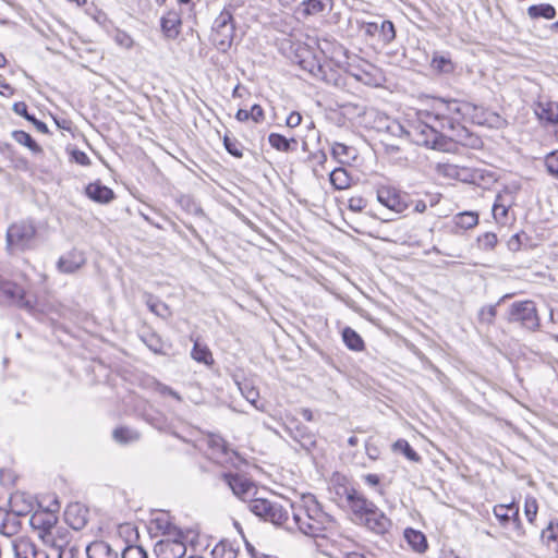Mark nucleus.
<instances>
[{
	"mask_svg": "<svg viewBox=\"0 0 558 558\" xmlns=\"http://www.w3.org/2000/svg\"><path fill=\"white\" fill-rule=\"evenodd\" d=\"M192 357L199 363L209 365L214 362L213 354L206 345L195 342L191 352Z\"/></svg>",
	"mask_w": 558,
	"mask_h": 558,
	"instance_id": "obj_43",
	"label": "nucleus"
},
{
	"mask_svg": "<svg viewBox=\"0 0 558 558\" xmlns=\"http://www.w3.org/2000/svg\"><path fill=\"white\" fill-rule=\"evenodd\" d=\"M34 508V498L33 496L23 493L16 492L10 497V510L16 514L20 519L28 517L29 525L35 529V512Z\"/></svg>",
	"mask_w": 558,
	"mask_h": 558,
	"instance_id": "obj_12",
	"label": "nucleus"
},
{
	"mask_svg": "<svg viewBox=\"0 0 558 558\" xmlns=\"http://www.w3.org/2000/svg\"><path fill=\"white\" fill-rule=\"evenodd\" d=\"M121 558H147V554L142 546L130 545L124 548Z\"/></svg>",
	"mask_w": 558,
	"mask_h": 558,
	"instance_id": "obj_55",
	"label": "nucleus"
},
{
	"mask_svg": "<svg viewBox=\"0 0 558 558\" xmlns=\"http://www.w3.org/2000/svg\"><path fill=\"white\" fill-rule=\"evenodd\" d=\"M242 396L252 404L256 405L259 398L258 390L248 383L239 384Z\"/></svg>",
	"mask_w": 558,
	"mask_h": 558,
	"instance_id": "obj_52",
	"label": "nucleus"
},
{
	"mask_svg": "<svg viewBox=\"0 0 558 558\" xmlns=\"http://www.w3.org/2000/svg\"><path fill=\"white\" fill-rule=\"evenodd\" d=\"M500 303V301L495 305H487L483 306L478 311V320L482 324L492 325L496 318L497 315V305Z\"/></svg>",
	"mask_w": 558,
	"mask_h": 558,
	"instance_id": "obj_47",
	"label": "nucleus"
},
{
	"mask_svg": "<svg viewBox=\"0 0 558 558\" xmlns=\"http://www.w3.org/2000/svg\"><path fill=\"white\" fill-rule=\"evenodd\" d=\"M16 558H35V543L28 536H21L13 543Z\"/></svg>",
	"mask_w": 558,
	"mask_h": 558,
	"instance_id": "obj_27",
	"label": "nucleus"
},
{
	"mask_svg": "<svg viewBox=\"0 0 558 558\" xmlns=\"http://www.w3.org/2000/svg\"><path fill=\"white\" fill-rule=\"evenodd\" d=\"M404 538L416 553H425L428 548L426 536L421 531L408 527L404 531Z\"/></svg>",
	"mask_w": 558,
	"mask_h": 558,
	"instance_id": "obj_25",
	"label": "nucleus"
},
{
	"mask_svg": "<svg viewBox=\"0 0 558 558\" xmlns=\"http://www.w3.org/2000/svg\"><path fill=\"white\" fill-rule=\"evenodd\" d=\"M146 305L150 312L162 319H168L172 315L170 307L165 302L151 294L147 295Z\"/></svg>",
	"mask_w": 558,
	"mask_h": 558,
	"instance_id": "obj_32",
	"label": "nucleus"
},
{
	"mask_svg": "<svg viewBox=\"0 0 558 558\" xmlns=\"http://www.w3.org/2000/svg\"><path fill=\"white\" fill-rule=\"evenodd\" d=\"M141 339L147 345V348L154 353H162L163 352V343L161 338L151 331L144 332L141 335Z\"/></svg>",
	"mask_w": 558,
	"mask_h": 558,
	"instance_id": "obj_44",
	"label": "nucleus"
},
{
	"mask_svg": "<svg viewBox=\"0 0 558 558\" xmlns=\"http://www.w3.org/2000/svg\"><path fill=\"white\" fill-rule=\"evenodd\" d=\"M343 493L356 523L378 535H384L390 530L391 520L361 492L352 487H343Z\"/></svg>",
	"mask_w": 558,
	"mask_h": 558,
	"instance_id": "obj_1",
	"label": "nucleus"
},
{
	"mask_svg": "<svg viewBox=\"0 0 558 558\" xmlns=\"http://www.w3.org/2000/svg\"><path fill=\"white\" fill-rule=\"evenodd\" d=\"M22 529L21 519L10 509L0 508V533L5 536H13Z\"/></svg>",
	"mask_w": 558,
	"mask_h": 558,
	"instance_id": "obj_17",
	"label": "nucleus"
},
{
	"mask_svg": "<svg viewBox=\"0 0 558 558\" xmlns=\"http://www.w3.org/2000/svg\"><path fill=\"white\" fill-rule=\"evenodd\" d=\"M235 118L241 122L252 120L253 122L258 123L264 120V110L259 105L255 104L251 106L250 109H239Z\"/></svg>",
	"mask_w": 558,
	"mask_h": 558,
	"instance_id": "obj_36",
	"label": "nucleus"
},
{
	"mask_svg": "<svg viewBox=\"0 0 558 558\" xmlns=\"http://www.w3.org/2000/svg\"><path fill=\"white\" fill-rule=\"evenodd\" d=\"M13 110L15 113L25 117L28 121L33 122L35 124V116L29 114L27 112V106L23 101L15 102L13 105Z\"/></svg>",
	"mask_w": 558,
	"mask_h": 558,
	"instance_id": "obj_63",
	"label": "nucleus"
},
{
	"mask_svg": "<svg viewBox=\"0 0 558 558\" xmlns=\"http://www.w3.org/2000/svg\"><path fill=\"white\" fill-rule=\"evenodd\" d=\"M16 481L15 473L10 469H1L0 470V484L5 487L10 488L14 485Z\"/></svg>",
	"mask_w": 558,
	"mask_h": 558,
	"instance_id": "obj_57",
	"label": "nucleus"
},
{
	"mask_svg": "<svg viewBox=\"0 0 558 558\" xmlns=\"http://www.w3.org/2000/svg\"><path fill=\"white\" fill-rule=\"evenodd\" d=\"M392 449L395 451H400L405 456V458L412 462H418L421 460L420 454L411 447L408 440L398 439L393 445Z\"/></svg>",
	"mask_w": 558,
	"mask_h": 558,
	"instance_id": "obj_42",
	"label": "nucleus"
},
{
	"mask_svg": "<svg viewBox=\"0 0 558 558\" xmlns=\"http://www.w3.org/2000/svg\"><path fill=\"white\" fill-rule=\"evenodd\" d=\"M153 523L155 524L156 529L161 532V534L166 537L175 536L181 537V534L183 533L179 527H177L165 513L156 517L153 520Z\"/></svg>",
	"mask_w": 558,
	"mask_h": 558,
	"instance_id": "obj_28",
	"label": "nucleus"
},
{
	"mask_svg": "<svg viewBox=\"0 0 558 558\" xmlns=\"http://www.w3.org/2000/svg\"><path fill=\"white\" fill-rule=\"evenodd\" d=\"M296 57L300 58L298 62L303 70L315 76L323 72L322 65L307 48H302L301 53H298Z\"/></svg>",
	"mask_w": 558,
	"mask_h": 558,
	"instance_id": "obj_26",
	"label": "nucleus"
},
{
	"mask_svg": "<svg viewBox=\"0 0 558 558\" xmlns=\"http://www.w3.org/2000/svg\"><path fill=\"white\" fill-rule=\"evenodd\" d=\"M68 150L71 157V161H74L82 166H87L89 163V158L84 151H81L78 149H71L70 147L68 148Z\"/></svg>",
	"mask_w": 558,
	"mask_h": 558,
	"instance_id": "obj_59",
	"label": "nucleus"
},
{
	"mask_svg": "<svg viewBox=\"0 0 558 558\" xmlns=\"http://www.w3.org/2000/svg\"><path fill=\"white\" fill-rule=\"evenodd\" d=\"M541 538L544 544L550 546L551 543H556L558 546V520H551L546 529L541 533Z\"/></svg>",
	"mask_w": 558,
	"mask_h": 558,
	"instance_id": "obj_45",
	"label": "nucleus"
},
{
	"mask_svg": "<svg viewBox=\"0 0 558 558\" xmlns=\"http://www.w3.org/2000/svg\"><path fill=\"white\" fill-rule=\"evenodd\" d=\"M0 301L21 307L29 306L28 302L24 300L23 288L13 282H3L0 284Z\"/></svg>",
	"mask_w": 558,
	"mask_h": 558,
	"instance_id": "obj_16",
	"label": "nucleus"
},
{
	"mask_svg": "<svg viewBox=\"0 0 558 558\" xmlns=\"http://www.w3.org/2000/svg\"><path fill=\"white\" fill-rule=\"evenodd\" d=\"M332 0H304L302 2L304 15H316L327 8L332 9Z\"/></svg>",
	"mask_w": 558,
	"mask_h": 558,
	"instance_id": "obj_37",
	"label": "nucleus"
},
{
	"mask_svg": "<svg viewBox=\"0 0 558 558\" xmlns=\"http://www.w3.org/2000/svg\"><path fill=\"white\" fill-rule=\"evenodd\" d=\"M329 181L336 190H345L351 185V177L344 168H336L329 174Z\"/></svg>",
	"mask_w": 558,
	"mask_h": 558,
	"instance_id": "obj_33",
	"label": "nucleus"
},
{
	"mask_svg": "<svg viewBox=\"0 0 558 558\" xmlns=\"http://www.w3.org/2000/svg\"><path fill=\"white\" fill-rule=\"evenodd\" d=\"M143 418L158 430L168 432L170 429L169 421L165 414L151 407L144 410Z\"/></svg>",
	"mask_w": 558,
	"mask_h": 558,
	"instance_id": "obj_24",
	"label": "nucleus"
},
{
	"mask_svg": "<svg viewBox=\"0 0 558 558\" xmlns=\"http://www.w3.org/2000/svg\"><path fill=\"white\" fill-rule=\"evenodd\" d=\"M61 505L56 494L37 497V522L45 526H53L58 522Z\"/></svg>",
	"mask_w": 558,
	"mask_h": 558,
	"instance_id": "obj_7",
	"label": "nucleus"
},
{
	"mask_svg": "<svg viewBox=\"0 0 558 558\" xmlns=\"http://www.w3.org/2000/svg\"><path fill=\"white\" fill-rule=\"evenodd\" d=\"M557 11L554 5L549 3L532 4L527 8V15L532 20L545 19L553 20L556 17Z\"/></svg>",
	"mask_w": 558,
	"mask_h": 558,
	"instance_id": "obj_29",
	"label": "nucleus"
},
{
	"mask_svg": "<svg viewBox=\"0 0 558 558\" xmlns=\"http://www.w3.org/2000/svg\"><path fill=\"white\" fill-rule=\"evenodd\" d=\"M385 129L391 136L401 137L402 135H411L410 132L407 131L405 128L397 120L387 119Z\"/></svg>",
	"mask_w": 558,
	"mask_h": 558,
	"instance_id": "obj_49",
	"label": "nucleus"
},
{
	"mask_svg": "<svg viewBox=\"0 0 558 558\" xmlns=\"http://www.w3.org/2000/svg\"><path fill=\"white\" fill-rule=\"evenodd\" d=\"M88 558H118V553L104 541H95L86 547Z\"/></svg>",
	"mask_w": 558,
	"mask_h": 558,
	"instance_id": "obj_23",
	"label": "nucleus"
},
{
	"mask_svg": "<svg viewBox=\"0 0 558 558\" xmlns=\"http://www.w3.org/2000/svg\"><path fill=\"white\" fill-rule=\"evenodd\" d=\"M331 153L335 159L342 165H350L355 161L359 155L354 146L348 145L345 142H335L331 147Z\"/></svg>",
	"mask_w": 558,
	"mask_h": 558,
	"instance_id": "obj_18",
	"label": "nucleus"
},
{
	"mask_svg": "<svg viewBox=\"0 0 558 558\" xmlns=\"http://www.w3.org/2000/svg\"><path fill=\"white\" fill-rule=\"evenodd\" d=\"M507 320L511 324L518 323L530 331H536L541 326L536 304L531 300L515 301L510 304Z\"/></svg>",
	"mask_w": 558,
	"mask_h": 558,
	"instance_id": "obj_5",
	"label": "nucleus"
},
{
	"mask_svg": "<svg viewBox=\"0 0 558 558\" xmlns=\"http://www.w3.org/2000/svg\"><path fill=\"white\" fill-rule=\"evenodd\" d=\"M534 112L537 119L547 125L558 124V102L546 97H539L534 104Z\"/></svg>",
	"mask_w": 558,
	"mask_h": 558,
	"instance_id": "obj_13",
	"label": "nucleus"
},
{
	"mask_svg": "<svg viewBox=\"0 0 558 558\" xmlns=\"http://www.w3.org/2000/svg\"><path fill=\"white\" fill-rule=\"evenodd\" d=\"M436 104L433 106V109L440 111L445 108L446 112H453L459 114L470 113V110L476 111L477 106L472 105L470 102H464L462 106L458 105L456 99H445V98H434Z\"/></svg>",
	"mask_w": 558,
	"mask_h": 558,
	"instance_id": "obj_20",
	"label": "nucleus"
},
{
	"mask_svg": "<svg viewBox=\"0 0 558 558\" xmlns=\"http://www.w3.org/2000/svg\"><path fill=\"white\" fill-rule=\"evenodd\" d=\"M86 195L94 202L107 204L114 198L113 191L99 181L89 183L85 189Z\"/></svg>",
	"mask_w": 558,
	"mask_h": 558,
	"instance_id": "obj_19",
	"label": "nucleus"
},
{
	"mask_svg": "<svg viewBox=\"0 0 558 558\" xmlns=\"http://www.w3.org/2000/svg\"><path fill=\"white\" fill-rule=\"evenodd\" d=\"M342 340L348 349L352 351H362L364 349V341L362 337L351 327H345L342 330Z\"/></svg>",
	"mask_w": 558,
	"mask_h": 558,
	"instance_id": "obj_35",
	"label": "nucleus"
},
{
	"mask_svg": "<svg viewBox=\"0 0 558 558\" xmlns=\"http://www.w3.org/2000/svg\"><path fill=\"white\" fill-rule=\"evenodd\" d=\"M86 263L83 252L72 250L64 255L60 256L57 262V268L63 274H73L78 270Z\"/></svg>",
	"mask_w": 558,
	"mask_h": 558,
	"instance_id": "obj_15",
	"label": "nucleus"
},
{
	"mask_svg": "<svg viewBox=\"0 0 558 558\" xmlns=\"http://www.w3.org/2000/svg\"><path fill=\"white\" fill-rule=\"evenodd\" d=\"M250 510L260 519L269 521L275 525L284 526L292 531L294 527L289 524V512L280 504L264 498H255L250 501Z\"/></svg>",
	"mask_w": 558,
	"mask_h": 558,
	"instance_id": "obj_4",
	"label": "nucleus"
},
{
	"mask_svg": "<svg viewBox=\"0 0 558 558\" xmlns=\"http://www.w3.org/2000/svg\"><path fill=\"white\" fill-rule=\"evenodd\" d=\"M510 204H500L499 206H493V216L498 222H505L508 216Z\"/></svg>",
	"mask_w": 558,
	"mask_h": 558,
	"instance_id": "obj_58",
	"label": "nucleus"
},
{
	"mask_svg": "<svg viewBox=\"0 0 558 558\" xmlns=\"http://www.w3.org/2000/svg\"><path fill=\"white\" fill-rule=\"evenodd\" d=\"M514 510H519V507L514 502H510L508 505H496L493 512L500 525L508 527V524L512 520L511 513H513Z\"/></svg>",
	"mask_w": 558,
	"mask_h": 558,
	"instance_id": "obj_34",
	"label": "nucleus"
},
{
	"mask_svg": "<svg viewBox=\"0 0 558 558\" xmlns=\"http://www.w3.org/2000/svg\"><path fill=\"white\" fill-rule=\"evenodd\" d=\"M432 68L439 73L450 74L454 71V64L448 56L435 54L432 59Z\"/></svg>",
	"mask_w": 558,
	"mask_h": 558,
	"instance_id": "obj_39",
	"label": "nucleus"
},
{
	"mask_svg": "<svg viewBox=\"0 0 558 558\" xmlns=\"http://www.w3.org/2000/svg\"><path fill=\"white\" fill-rule=\"evenodd\" d=\"M538 510V504L537 500L532 496H526L524 501V513L526 517V520L533 524L536 520Z\"/></svg>",
	"mask_w": 558,
	"mask_h": 558,
	"instance_id": "obj_48",
	"label": "nucleus"
},
{
	"mask_svg": "<svg viewBox=\"0 0 558 558\" xmlns=\"http://www.w3.org/2000/svg\"><path fill=\"white\" fill-rule=\"evenodd\" d=\"M545 166L548 173L558 179V149L549 153L546 156Z\"/></svg>",
	"mask_w": 558,
	"mask_h": 558,
	"instance_id": "obj_54",
	"label": "nucleus"
},
{
	"mask_svg": "<svg viewBox=\"0 0 558 558\" xmlns=\"http://www.w3.org/2000/svg\"><path fill=\"white\" fill-rule=\"evenodd\" d=\"M68 532L53 526H45L37 522V536L43 544L50 547L51 554L54 555L62 547L68 546Z\"/></svg>",
	"mask_w": 558,
	"mask_h": 558,
	"instance_id": "obj_10",
	"label": "nucleus"
},
{
	"mask_svg": "<svg viewBox=\"0 0 558 558\" xmlns=\"http://www.w3.org/2000/svg\"><path fill=\"white\" fill-rule=\"evenodd\" d=\"M511 518L512 520L508 524V527L512 531L515 537L523 538L525 536V530L520 520L519 510H514V512L511 513Z\"/></svg>",
	"mask_w": 558,
	"mask_h": 558,
	"instance_id": "obj_51",
	"label": "nucleus"
},
{
	"mask_svg": "<svg viewBox=\"0 0 558 558\" xmlns=\"http://www.w3.org/2000/svg\"><path fill=\"white\" fill-rule=\"evenodd\" d=\"M480 246L484 250H493L497 244V235L493 232H485L477 238Z\"/></svg>",
	"mask_w": 558,
	"mask_h": 558,
	"instance_id": "obj_56",
	"label": "nucleus"
},
{
	"mask_svg": "<svg viewBox=\"0 0 558 558\" xmlns=\"http://www.w3.org/2000/svg\"><path fill=\"white\" fill-rule=\"evenodd\" d=\"M293 525L310 537H325L336 521L324 512L316 499L310 498L304 505L291 504Z\"/></svg>",
	"mask_w": 558,
	"mask_h": 558,
	"instance_id": "obj_2",
	"label": "nucleus"
},
{
	"mask_svg": "<svg viewBox=\"0 0 558 558\" xmlns=\"http://www.w3.org/2000/svg\"><path fill=\"white\" fill-rule=\"evenodd\" d=\"M303 118L300 112L292 111L286 119V124L288 128H296L301 124Z\"/></svg>",
	"mask_w": 558,
	"mask_h": 558,
	"instance_id": "obj_64",
	"label": "nucleus"
},
{
	"mask_svg": "<svg viewBox=\"0 0 558 558\" xmlns=\"http://www.w3.org/2000/svg\"><path fill=\"white\" fill-rule=\"evenodd\" d=\"M377 201L396 214H401L409 207L408 195L392 186L378 187Z\"/></svg>",
	"mask_w": 558,
	"mask_h": 558,
	"instance_id": "obj_9",
	"label": "nucleus"
},
{
	"mask_svg": "<svg viewBox=\"0 0 558 558\" xmlns=\"http://www.w3.org/2000/svg\"><path fill=\"white\" fill-rule=\"evenodd\" d=\"M113 439L119 444H130L138 440L140 434L129 427H118L112 433Z\"/></svg>",
	"mask_w": 558,
	"mask_h": 558,
	"instance_id": "obj_40",
	"label": "nucleus"
},
{
	"mask_svg": "<svg viewBox=\"0 0 558 558\" xmlns=\"http://www.w3.org/2000/svg\"><path fill=\"white\" fill-rule=\"evenodd\" d=\"M207 444L214 453L228 454V444L221 436L215 434L208 435Z\"/></svg>",
	"mask_w": 558,
	"mask_h": 558,
	"instance_id": "obj_46",
	"label": "nucleus"
},
{
	"mask_svg": "<svg viewBox=\"0 0 558 558\" xmlns=\"http://www.w3.org/2000/svg\"><path fill=\"white\" fill-rule=\"evenodd\" d=\"M384 45H389L396 38L395 24L389 20H383L378 26L377 34Z\"/></svg>",
	"mask_w": 558,
	"mask_h": 558,
	"instance_id": "obj_41",
	"label": "nucleus"
},
{
	"mask_svg": "<svg viewBox=\"0 0 558 558\" xmlns=\"http://www.w3.org/2000/svg\"><path fill=\"white\" fill-rule=\"evenodd\" d=\"M35 243V225L20 221L11 225L7 231V247L11 253L24 252Z\"/></svg>",
	"mask_w": 558,
	"mask_h": 558,
	"instance_id": "obj_6",
	"label": "nucleus"
},
{
	"mask_svg": "<svg viewBox=\"0 0 558 558\" xmlns=\"http://www.w3.org/2000/svg\"><path fill=\"white\" fill-rule=\"evenodd\" d=\"M66 523L75 531L83 530L88 523L89 510L81 502H72L68 505L64 511Z\"/></svg>",
	"mask_w": 558,
	"mask_h": 558,
	"instance_id": "obj_14",
	"label": "nucleus"
},
{
	"mask_svg": "<svg viewBox=\"0 0 558 558\" xmlns=\"http://www.w3.org/2000/svg\"><path fill=\"white\" fill-rule=\"evenodd\" d=\"M222 478L234 496L243 501L256 494V486L246 476L239 473H223Z\"/></svg>",
	"mask_w": 558,
	"mask_h": 558,
	"instance_id": "obj_11",
	"label": "nucleus"
},
{
	"mask_svg": "<svg viewBox=\"0 0 558 558\" xmlns=\"http://www.w3.org/2000/svg\"><path fill=\"white\" fill-rule=\"evenodd\" d=\"M427 148L439 150V151H447V153H454L458 149L457 143L458 142H423Z\"/></svg>",
	"mask_w": 558,
	"mask_h": 558,
	"instance_id": "obj_53",
	"label": "nucleus"
},
{
	"mask_svg": "<svg viewBox=\"0 0 558 558\" xmlns=\"http://www.w3.org/2000/svg\"><path fill=\"white\" fill-rule=\"evenodd\" d=\"M226 150L236 157L241 158L244 156V151H246L250 155H255L251 149H245L242 145V142H222Z\"/></svg>",
	"mask_w": 558,
	"mask_h": 558,
	"instance_id": "obj_50",
	"label": "nucleus"
},
{
	"mask_svg": "<svg viewBox=\"0 0 558 558\" xmlns=\"http://www.w3.org/2000/svg\"><path fill=\"white\" fill-rule=\"evenodd\" d=\"M214 558H236L238 549L228 541L219 542L211 550Z\"/></svg>",
	"mask_w": 558,
	"mask_h": 558,
	"instance_id": "obj_38",
	"label": "nucleus"
},
{
	"mask_svg": "<svg viewBox=\"0 0 558 558\" xmlns=\"http://www.w3.org/2000/svg\"><path fill=\"white\" fill-rule=\"evenodd\" d=\"M366 199L362 196H352L349 198V209L354 213H360L366 207Z\"/></svg>",
	"mask_w": 558,
	"mask_h": 558,
	"instance_id": "obj_60",
	"label": "nucleus"
},
{
	"mask_svg": "<svg viewBox=\"0 0 558 558\" xmlns=\"http://www.w3.org/2000/svg\"><path fill=\"white\" fill-rule=\"evenodd\" d=\"M181 17L175 11H169L160 19V27L167 38L174 39L180 34Z\"/></svg>",
	"mask_w": 558,
	"mask_h": 558,
	"instance_id": "obj_21",
	"label": "nucleus"
},
{
	"mask_svg": "<svg viewBox=\"0 0 558 558\" xmlns=\"http://www.w3.org/2000/svg\"><path fill=\"white\" fill-rule=\"evenodd\" d=\"M234 8L229 4L215 17L209 34V41L221 53L231 48L235 37Z\"/></svg>",
	"mask_w": 558,
	"mask_h": 558,
	"instance_id": "obj_3",
	"label": "nucleus"
},
{
	"mask_svg": "<svg viewBox=\"0 0 558 558\" xmlns=\"http://www.w3.org/2000/svg\"><path fill=\"white\" fill-rule=\"evenodd\" d=\"M269 144L271 148L287 153L290 150H294L299 142H269Z\"/></svg>",
	"mask_w": 558,
	"mask_h": 558,
	"instance_id": "obj_62",
	"label": "nucleus"
},
{
	"mask_svg": "<svg viewBox=\"0 0 558 558\" xmlns=\"http://www.w3.org/2000/svg\"><path fill=\"white\" fill-rule=\"evenodd\" d=\"M179 206L186 213L199 218L205 217V213L198 202L187 194L180 195L177 199Z\"/></svg>",
	"mask_w": 558,
	"mask_h": 558,
	"instance_id": "obj_30",
	"label": "nucleus"
},
{
	"mask_svg": "<svg viewBox=\"0 0 558 558\" xmlns=\"http://www.w3.org/2000/svg\"><path fill=\"white\" fill-rule=\"evenodd\" d=\"M289 429L290 436L298 441L302 448L310 451L316 446V437L306 426L296 424L294 427H290Z\"/></svg>",
	"mask_w": 558,
	"mask_h": 558,
	"instance_id": "obj_22",
	"label": "nucleus"
},
{
	"mask_svg": "<svg viewBox=\"0 0 558 558\" xmlns=\"http://www.w3.org/2000/svg\"><path fill=\"white\" fill-rule=\"evenodd\" d=\"M454 227L461 230H469L477 226L478 214L476 211H462L453 217Z\"/></svg>",
	"mask_w": 558,
	"mask_h": 558,
	"instance_id": "obj_31",
	"label": "nucleus"
},
{
	"mask_svg": "<svg viewBox=\"0 0 558 558\" xmlns=\"http://www.w3.org/2000/svg\"><path fill=\"white\" fill-rule=\"evenodd\" d=\"M185 535L181 537L170 536L158 541L154 551L158 558H183L186 553Z\"/></svg>",
	"mask_w": 558,
	"mask_h": 558,
	"instance_id": "obj_8",
	"label": "nucleus"
},
{
	"mask_svg": "<svg viewBox=\"0 0 558 558\" xmlns=\"http://www.w3.org/2000/svg\"><path fill=\"white\" fill-rule=\"evenodd\" d=\"M155 390L162 396H170L178 401H182L181 396L175 390H173L171 387H169L165 384L156 383Z\"/></svg>",
	"mask_w": 558,
	"mask_h": 558,
	"instance_id": "obj_61",
	"label": "nucleus"
}]
</instances>
